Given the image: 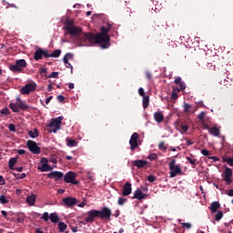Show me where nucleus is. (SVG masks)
I'll use <instances>...</instances> for the list:
<instances>
[{"label": "nucleus", "mask_w": 233, "mask_h": 233, "mask_svg": "<svg viewBox=\"0 0 233 233\" xmlns=\"http://www.w3.org/2000/svg\"><path fill=\"white\" fill-rule=\"evenodd\" d=\"M110 28L112 25L106 24V26H102L100 33H84L80 36V41L82 43H90V45H101V48H108L110 46Z\"/></svg>", "instance_id": "f257e3e1"}, {"label": "nucleus", "mask_w": 233, "mask_h": 233, "mask_svg": "<svg viewBox=\"0 0 233 233\" xmlns=\"http://www.w3.org/2000/svg\"><path fill=\"white\" fill-rule=\"evenodd\" d=\"M64 30H66L69 35H72L73 37L79 35V34L83 32V28L74 25V22L70 20L66 21V26L64 27Z\"/></svg>", "instance_id": "f03ea898"}, {"label": "nucleus", "mask_w": 233, "mask_h": 233, "mask_svg": "<svg viewBox=\"0 0 233 233\" xmlns=\"http://www.w3.org/2000/svg\"><path fill=\"white\" fill-rule=\"evenodd\" d=\"M9 68L11 72H16L17 74H21V72H23V68H26V60H16L15 65H11Z\"/></svg>", "instance_id": "7ed1b4c3"}, {"label": "nucleus", "mask_w": 233, "mask_h": 233, "mask_svg": "<svg viewBox=\"0 0 233 233\" xmlns=\"http://www.w3.org/2000/svg\"><path fill=\"white\" fill-rule=\"evenodd\" d=\"M61 123H63V116L53 118L48 125L49 128H52L49 132L56 134L57 130H61Z\"/></svg>", "instance_id": "20e7f679"}, {"label": "nucleus", "mask_w": 233, "mask_h": 233, "mask_svg": "<svg viewBox=\"0 0 233 233\" xmlns=\"http://www.w3.org/2000/svg\"><path fill=\"white\" fill-rule=\"evenodd\" d=\"M77 177V174L74 171H68L64 176V181L65 183H71V185H79V180L76 179Z\"/></svg>", "instance_id": "39448f33"}, {"label": "nucleus", "mask_w": 233, "mask_h": 233, "mask_svg": "<svg viewBox=\"0 0 233 233\" xmlns=\"http://www.w3.org/2000/svg\"><path fill=\"white\" fill-rule=\"evenodd\" d=\"M169 170H170V177H176V176H177V174H181V167H179V166L176 165V159H172L169 162Z\"/></svg>", "instance_id": "423d86ee"}, {"label": "nucleus", "mask_w": 233, "mask_h": 233, "mask_svg": "<svg viewBox=\"0 0 233 233\" xmlns=\"http://www.w3.org/2000/svg\"><path fill=\"white\" fill-rule=\"evenodd\" d=\"M35 88H37L35 82L28 83L21 88L20 93L23 96H28L30 92H35Z\"/></svg>", "instance_id": "0eeeda50"}, {"label": "nucleus", "mask_w": 233, "mask_h": 233, "mask_svg": "<svg viewBox=\"0 0 233 233\" xmlns=\"http://www.w3.org/2000/svg\"><path fill=\"white\" fill-rule=\"evenodd\" d=\"M96 218H99V210L91 209L86 213L85 221H86V223H94Z\"/></svg>", "instance_id": "6e6552de"}, {"label": "nucleus", "mask_w": 233, "mask_h": 233, "mask_svg": "<svg viewBox=\"0 0 233 233\" xmlns=\"http://www.w3.org/2000/svg\"><path fill=\"white\" fill-rule=\"evenodd\" d=\"M26 147L32 154H41V147L37 146V142L34 140H27Z\"/></svg>", "instance_id": "1a4fd4ad"}, {"label": "nucleus", "mask_w": 233, "mask_h": 233, "mask_svg": "<svg viewBox=\"0 0 233 233\" xmlns=\"http://www.w3.org/2000/svg\"><path fill=\"white\" fill-rule=\"evenodd\" d=\"M111 216L112 210L110 209V208L104 207L101 210H99L98 218H100V219H107L108 221H110Z\"/></svg>", "instance_id": "9d476101"}, {"label": "nucleus", "mask_w": 233, "mask_h": 233, "mask_svg": "<svg viewBox=\"0 0 233 233\" xmlns=\"http://www.w3.org/2000/svg\"><path fill=\"white\" fill-rule=\"evenodd\" d=\"M138 139L139 134L137 132L133 133L129 139L130 150L134 151L139 147V144L137 143Z\"/></svg>", "instance_id": "9b49d317"}, {"label": "nucleus", "mask_w": 233, "mask_h": 233, "mask_svg": "<svg viewBox=\"0 0 233 233\" xmlns=\"http://www.w3.org/2000/svg\"><path fill=\"white\" fill-rule=\"evenodd\" d=\"M43 57L48 59V50L37 48L34 55L35 61H40V59H43Z\"/></svg>", "instance_id": "f8f14e48"}, {"label": "nucleus", "mask_w": 233, "mask_h": 233, "mask_svg": "<svg viewBox=\"0 0 233 233\" xmlns=\"http://www.w3.org/2000/svg\"><path fill=\"white\" fill-rule=\"evenodd\" d=\"M64 176L65 175L61 171H52L47 174L48 179H55V181H61Z\"/></svg>", "instance_id": "ddd939ff"}, {"label": "nucleus", "mask_w": 233, "mask_h": 233, "mask_svg": "<svg viewBox=\"0 0 233 233\" xmlns=\"http://www.w3.org/2000/svg\"><path fill=\"white\" fill-rule=\"evenodd\" d=\"M224 181L227 185L232 184V169L230 167H226L224 171Z\"/></svg>", "instance_id": "4468645a"}, {"label": "nucleus", "mask_w": 233, "mask_h": 233, "mask_svg": "<svg viewBox=\"0 0 233 233\" xmlns=\"http://www.w3.org/2000/svg\"><path fill=\"white\" fill-rule=\"evenodd\" d=\"M62 201L66 207H74L75 205H77V198L72 197H66L63 198Z\"/></svg>", "instance_id": "2eb2a0df"}, {"label": "nucleus", "mask_w": 233, "mask_h": 233, "mask_svg": "<svg viewBox=\"0 0 233 233\" xmlns=\"http://www.w3.org/2000/svg\"><path fill=\"white\" fill-rule=\"evenodd\" d=\"M122 194L123 196H130L132 194V184L130 182H127L124 185Z\"/></svg>", "instance_id": "dca6fc26"}, {"label": "nucleus", "mask_w": 233, "mask_h": 233, "mask_svg": "<svg viewBox=\"0 0 233 233\" xmlns=\"http://www.w3.org/2000/svg\"><path fill=\"white\" fill-rule=\"evenodd\" d=\"M145 198H147V196L143 194V191L141 189L137 188L134 193L133 199H138L139 201H141V199H145Z\"/></svg>", "instance_id": "f3484780"}, {"label": "nucleus", "mask_w": 233, "mask_h": 233, "mask_svg": "<svg viewBox=\"0 0 233 233\" xmlns=\"http://www.w3.org/2000/svg\"><path fill=\"white\" fill-rule=\"evenodd\" d=\"M133 165L137 167V168H143V167H146V165H148V161L147 160H135L133 162Z\"/></svg>", "instance_id": "a211bd4d"}, {"label": "nucleus", "mask_w": 233, "mask_h": 233, "mask_svg": "<svg viewBox=\"0 0 233 233\" xmlns=\"http://www.w3.org/2000/svg\"><path fill=\"white\" fill-rule=\"evenodd\" d=\"M35 199H37V196L32 194L26 198V203L30 205V207H34V205H35Z\"/></svg>", "instance_id": "6ab92c4d"}, {"label": "nucleus", "mask_w": 233, "mask_h": 233, "mask_svg": "<svg viewBox=\"0 0 233 233\" xmlns=\"http://www.w3.org/2000/svg\"><path fill=\"white\" fill-rule=\"evenodd\" d=\"M154 118L157 123H163V121L165 120V116H163V113L161 112H156L154 114Z\"/></svg>", "instance_id": "aec40b11"}, {"label": "nucleus", "mask_w": 233, "mask_h": 233, "mask_svg": "<svg viewBox=\"0 0 233 233\" xmlns=\"http://www.w3.org/2000/svg\"><path fill=\"white\" fill-rule=\"evenodd\" d=\"M17 101L20 110H28L30 108V106L26 105V103H25V101L21 100L20 98H17Z\"/></svg>", "instance_id": "412c9836"}, {"label": "nucleus", "mask_w": 233, "mask_h": 233, "mask_svg": "<svg viewBox=\"0 0 233 233\" xmlns=\"http://www.w3.org/2000/svg\"><path fill=\"white\" fill-rule=\"evenodd\" d=\"M209 134L211 136H214L215 137H219V128H218V127H212L210 129H209Z\"/></svg>", "instance_id": "4be33fe9"}, {"label": "nucleus", "mask_w": 233, "mask_h": 233, "mask_svg": "<svg viewBox=\"0 0 233 233\" xmlns=\"http://www.w3.org/2000/svg\"><path fill=\"white\" fill-rule=\"evenodd\" d=\"M221 207V205L219 204V202L218 201H215V202H212L211 205H210V210L211 212H218V209Z\"/></svg>", "instance_id": "5701e85b"}, {"label": "nucleus", "mask_w": 233, "mask_h": 233, "mask_svg": "<svg viewBox=\"0 0 233 233\" xmlns=\"http://www.w3.org/2000/svg\"><path fill=\"white\" fill-rule=\"evenodd\" d=\"M15 163H17V157L10 158V160L8 162V167H9L10 170H15Z\"/></svg>", "instance_id": "b1692460"}, {"label": "nucleus", "mask_w": 233, "mask_h": 233, "mask_svg": "<svg viewBox=\"0 0 233 233\" xmlns=\"http://www.w3.org/2000/svg\"><path fill=\"white\" fill-rule=\"evenodd\" d=\"M49 219H51L52 223H59V215H57V213H51Z\"/></svg>", "instance_id": "393cba45"}, {"label": "nucleus", "mask_w": 233, "mask_h": 233, "mask_svg": "<svg viewBox=\"0 0 233 233\" xmlns=\"http://www.w3.org/2000/svg\"><path fill=\"white\" fill-rule=\"evenodd\" d=\"M149 103H150V96H144L142 99L143 108H148Z\"/></svg>", "instance_id": "a878e982"}, {"label": "nucleus", "mask_w": 233, "mask_h": 233, "mask_svg": "<svg viewBox=\"0 0 233 233\" xmlns=\"http://www.w3.org/2000/svg\"><path fill=\"white\" fill-rule=\"evenodd\" d=\"M38 170L41 172H46L48 170H52V167L48 164H42L41 167H38Z\"/></svg>", "instance_id": "bb28decb"}, {"label": "nucleus", "mask_w": 233, "mask_h": 233, "mask_svg": "<svg viewBox=\"0 0 233 233\" xmlns=\"http://www.w3.org/2000/svg\"><path fill=\"white\" fill-rule=\"evenodd\" d=\"M222 161L224 163H228L229 167H233V158L230 157H222Z\"/></svg>", "instance_id": "cd10ccee"}, {"label": "nucleus", "mask_w": 233, "mask_h": 233, "mask_svg": "<svg viewBox=\"0 0 233 233\" xmlns=\"http://www.w3.org/2000/svg\"><path fill=\"white\" fill-rule=\"evenodd\" d=\"M61 56V49H56L53 53H48V57H59Z\"/></svg>", "instance_id": "c85d7f7f"}, {"label": "nucleus", "mask_w": 233, "mask_h": 233, "mask_svg": "<svg viewBox=\"0 0 233 233\" xmlns=\"http://www.w3.org/2000/svg\"><path fill=\"white\" fill-rule=\"evenodd\" d=\"M9 106H10L11 110H13V112H15V113L20 112L19 104L11 103L9 105Z\"/></svg>", "instance_id": "c756f323"}, {"label": "nucleus", "mask_w": 233, "mask_h": 233, "mask_svg": "<svg viewBox=\"0 0 233 233\" xmlns=\"http://www.w3.org/2000/svg\"><path fill=\"white\" fill-rule=\"evenodd\" d=\"M28 136H30L33 139H35V137H39V131L37 129H35L34 131H28Z\"/></svg>", "instance_id": "7c9ffc66"}, {"label": "nucleus", "mask_w": 233, "mask_h": 233, "mask_svg": "<svg viewBox=\"0 0 233 233\" xmlns=\"http://www.w3.org/2000/svg\"><path fill=\"white\" fill-rule=\"evenodd\" d=\"M68 226H66V224L65 222H59L58 223V229L59 232H65Z\"/></svg>", "instance_id": "2f4dec72"}, {"label": "nucleus", "mask_w": 233, "mask_h": 233, "mask_svg": "<svg viewBox=\"0 0 233 233\" xmlns=\"http://www.w3.org/2000/svg\"><path fill=\"white\" fill-rule=\"evenodd\" d=\"M66 145H67V147H77V142L76 140H74V139L66 138Z\"/></svg>", "instance_id": "473e14b6"}, {"label": "nucleus", "mask_w": 233, "mask_h": 233, "mask_svg": "<svg viewBox=\"0 0 233 233\" xmlns=\"http://www.w3.org/2000/svg\"><path fill=\"white\" fill-rule=\"evenodd\" d=\"M69 59H74V54L66 53L63 58L64 63H67Z\"/></svg>", "instance_id": "72a5a7b5"}, {"label": "nucleus", "mask_w": 233, "mask_h": 233, "mask_svg": "<svg viewBox=\"0 0 233 233\" xmlns=\"http://www.w3.org/2000/svg\"><path fill=\"white\" fill-rule=\"evenodd\" d=\"M180 132L181 134H187V132H188V127L187 125L181 124Z\"/></svg>", "instance_id": "f704fd0d"}, {"label": "nucleus", "mask_w": 233, "mask_h": 233, "mask_svg": "<svg viewBox=\"0 0 233 233\" xmlns=\"http://www.w3.org/2000/svg\"><path fill=\"white\" fill-rule=\"evenodd\" d=\"M0 203H2V205H6V203H8V198H6V196H0Z\"/></svg>", "instance_id": "c9c22d12"}, {"label": "nucleus", "mask_w": 233, "mask_h": 233, "mask_svg": "<svg viewBox=\"0 0 233 233\" xmlns=\"http://www.w3.org/2000/svg\"><path fill=\"white\" fill-rule=\"evenodd\" d=\"M222 218H223V211H218L217 214L215 215V219L217 221H220Z\"/></svg>", "instance_id": "e433bc0d"}, {"label": "nucleus", "mask_w": 233, "mask_h": 233, "mask_svg": "<svg viewBox=\"0 0 233 233\" xmlns=\"http://www.w3.org/2000/svg\"><path fill=\"white\" fill-rule=\"evenodd\" d=\"M183 108H184L185 114H188V112H190V104H187V102H185Z\"/></svg>", "instance_id": "4c0bfd02"}, {"label": "nucleus", "mask_w": 233, "mask_h": 233, "mask_svg": "<svg viewBox=\"0 0 233 233\" xmlns=\"http://www.w3.org/2000/svg\"><path fill=\"white\" fill-rule=\"evenodd\" d=\"M0 114L4 116H10V109H8V107H5L0 111Z\"/></svg>", "instance_id": "58836bf2"}, {"label": "nucleus", "mask_w": 233, "mask_h": 233, "mask_svg": "<svg viewBox=\"0 0 233 233\" xmlns=\"http://www.w3.org/2000/svg\"><path fill=\"white\" fill-rule=\"evenodd\" d=\"M147 159H149V161H154L156 159H157V154L156 153H152L147 157Z\"/></svg>", "instance_id": "ea45409f"}, {"label": "nucleus", "mask_w": 233, "mask_h": 233, "mask_svg": "<svg viewBox=\"0 0 233 233\" xmlns=\"http://www.w3.org/2000/svg\"><path fill=\"white\" fill-rule=\"evenodd\" d=\"M156 179H157V177L154 176V175H149L147 176V181L149 183H154V181H156Z\"/></svg>", "instance_id": "a19ab883"}, {"label": "nucleus", "mask_w": 233, "mask_h": 233, "mask_svg": "<svg viewBox=\"0 0 233 233\" xmlns=\"http://www.w3.org/2000/svg\"><path fill=\"white\" fill-rule=\"evenodd\" d=\"M127 199L125 198H118V205H120V207H123V205H125V203H127Z\"/></svg>", "instance_id": "79ce46f5"}, {"label": "nucleus", "mask_w": 233, "mask_h": 233, "mask_svg": "<svg viewBox=\"0 0 233 233\" xmlns=\"http://www.w3.org/2000/svg\"><path fill=\"white\" fill-rule=\"evenodd\" d=\"M48 78H55L56 79L57 77H59V73L57 72H52L49 76H47Z\"/></svg>", "instance_id": "37998d69"}, {"label": "nucleus", "mask_w": 233, "mask_h": 233, "mask_svg": "<svg viewBox=\"0 0 233 233\" xmlns=\"http://www.w3.org/2000/svg\"><path fill=\"white\" fill-rule=\"evenodd\" d=\"M158 148L159 150H164V151L167 150V146H165V142L163 141L159 142Z\"/></svg>", "instance_id": "c03bdc74"}, {"label": "nucleus", "mask_w": 233, "mask_h": 233, "mask_svg": "<svg viewBox=\"0 0 233 233\" xmlns=\"http://www.w3.org/2000/svg\"><path fill=\"white\" fill-rule=\"evenodd\" d=\"M50 215H48V212H45L41 217V219H44V221H48Z\"/></svg>", "instance_id": "a18cd8bd"}, {"label": "nucleus", "mask_w": 233, "mask_h": 233, "mask_svg": "<svg viewBox=\"0 0 233 233\" xmlns=\"http://www.w3.org/2000/svg\"><path fill=\"white\" fill-rule=\"evenodd\" d=\"M198 119L200 121V123H203L205 121V111H202L199 115H198Z\"/></svg>", "instance_id": "49530a36"}, {"label": "nucleus", "mask_w": 233, "mask_h": 233, "mask_svg": "<svg viewBox=\"0 0 233 233\" xmlns=\"http://www.w3.org/2000/svg\"><path fill=\"white\" fill-rule=\"evenodd\" d=\"M13 174H14L15 179H25V177H26V173H22L20 175V177H17V175H15V173H13Z\"/></svg>", "instance_id": "de8ad7c7"}, {"label": "nucleus", "mask_w": 233, "mask_h": 233, "mask_svg": "<svg viewBox=\"0 0 233 233\" xmlns=\"http://www.w3.org/2000/svg\"><path fill=\"white\" fill-rule=\"evenodd\" d=\"M179 89L178 92H181V90H185L187 88V86L185 85V82H182L181 84H178Z\"/></svg>", "instance_id": "09e8293b"}, {"label": "nucleus", "mask_w": 233, "mask_h": 233, "mask_svg": "<svg viewBox=\"0 0 233 233\" xmlns=\"http://www.w3.org/2000/svg\"><path fill=\"white\" fill-rule=\"evenodd\" d=\"M56 99L59 103H65V96H63L62 95L57 96Z\"/></svg>", "instance_id": "8fccbe9b"}, {"label": "nucleus", "mask_w": 233, "mask_h": 233, "mask_svg": "<svg viewBox=\"0 0 233 233\" xmlns=\"http://www.w3.org/2000/svg\"><path fill=\"white\" fill-rule=\"evenodd\" d=\"M181 225H182V227H184V228H187V229L192 228L191 223H182Z\"/></svg>", "instance_id": "3c124183"}, {"label": "nucleus", "mask_w": 233, "mask_h": 233, "mask_svg": "<svg viewBox=\"0 0 233 233\" xmlns=\"http://www.w3.org/2000/svg\"><path fill=\"white\" fill-rule=\"evenodd\" d=\"M8 128H9L10 132H15V125L9 124Z\"/></svg>", "instance_id": "603ef678"}, {"label": "nucleus", "mask_w": 233, "mask_h": 233, "mask_svg": "<svg viewBox=\"0 0 233 233\" xmlns=\"http://www.w3.org/2000/svg\"><path fill=\"white\" fill-rule=\"evenodd\" d=\"M138 94H139V96H141V97H145V89H143V87H140L139 89H138Z\"/></svg>", "instance_id": "864d4df0"}, {"label": "nucleus", "mask_w": 233, "mask_h": 233, "mask_svg": "<svg viewBox=\"0 0 233 233\" xmlns=\"http://www.w3.org/2000/svg\"><path fill=\"white\" fill-rule=\"evenodd\" d=\"M201 154L204 155V156H210V151L209 150H207V149H202L201 150Z\"/></svg>", "instance_id": "5fc2aeb1"}, {"label": "nucleus", "mask_w": 233, "mask_h": 233, "mask_svg": "<svg viewBox=\"0 0 233 233\" xmlns=\"http://www.w3.org/2000/svg\"><path fill=\"white\" fill-rule=\"evenodd\" d=\"M187 159L190 163V165H196V159H192L191 157H187Z\"/></svg>", "instance_id": "6e6d98bb"}, {"label": "nucleus", "mask_w": 233, "mask_h": 233, "mask_svg": "<svg viewBox=\"0 0 233 233\" xmlns=\"http://www.w3.org/2000/svg\"><path fill=\"white\" fill-rule=\"evenodd\" d=\"M177 97H178L177 93H176V91H173L171 94V99L176 100V99H177Z\"/></svg>", "instance_id": "4d7b16f0"}, {"label": "nucleus", "mask_w": 233, "mask_h": 233, "mask_svg": "<svg viewBox=\"0 0 233 233\" xmlns=\"http://www.w3.org/2000/svg\"><path fill=\"white\" fill-rule=\"evenodd\" d=\"M40 162L42 163V165H48V159L42 157L40 159Z\"/></svg>", "instance_id": "13d9d810"}, {"label": "nucleus", "mask_w": 233, "mask_h": 233, "mask_svg": "<svg viewBox=\"0 0 233 233\" xmlns=\"http://www.w3.org/2000/svg\"><path fill=\"white\" fill-rule=\"evenodd\" d=\"M183 82V80H181V77H177L176 79H175V81H174V83L176 84V85H179V84H181Z\"/></svg>", "instance_id": "bf43d9fd"}, {"label": "nucleus", "mask_w": 233, "mask_h": 233, "mask_svg": "<svg viewBox=\"0 0 233 233\" xmlns=\"http://www.w3.org/2000/svg\"><path fill=\"white\" fill-rule=\"evenodd\" d=\"M17 154H19V156H23V155L26 154V151L25 149H18Z\"/></svg>", "instance_id": "052dcab7"}, {"label": "nucleus", "mask_w": 233, "mask_h": 233, "mask_svg": "<svg viewBox=\"0 0 233 233\" xmlns=\"http://www.w3.org/2000/svg\"><path fill=\"white\" fill-rule=\"evenodd\" d=\"M186 145H187V147H190V145H194V142H193L192 140L187 138V139H186Z\"/></svg>", "instance_id": "680f3d73"}, {"label": "nucleus", "mask_w": 233, "mask_h": 233, "mask_svg": "<svg viewBox=\"0 0 233 233\" xmlns=\"http://www.w3.org/2000/svg\"><path fill=\"white\" fill-rule=\"evenodd\" d=\"M5 177L3 176L0 175V185H5Z\"/></svg>", "instance_id": "e2e57ef3"}, {"label": "nucleus", "mask_w": 233, "mask_h": 233, "mask_svg": "<svg viewBox=\"0 0 233 233\" xmlns=\"http://www.w3.org/2000/svg\"><path fill=\"white\" fill-rule=\"evenodd\" d=\"M50 162L53 163L54 165H57V158L52 157L50 158Z\"/></svg>", "instance_id": "0e129e2a"}, {"label": "nucleus", "mask_w": 233, "mask_h": 233, "mask_svg": "<svg viewBox=\"0 0 233 233\" xmlns=\"http://www.w3.org/2000/svg\"><path fill=\"white\" fill-rule=\"evenodd\" d=\"M54 98V96H50L46 99V105H48V103H50V101H52V99Z\"/></svg>", "instance_id": "69168bd1"}, {"label": "nucleus", "mask_w": 233, "mask_h": 233, "mask_svg": "<svg viewBox=\"0 0 233 233\" xmlns=\"http://www.w3.org/2000/svg\"><path fill=\"white\" fill-rule=\"evenodd\" d=\"M47 70L45 67H41L40 74H46Z\"/></svg>", "instance_id": "338daca9"}, {"label": "nucleus", "mask_w": 233, "mask_h": 233, "mask_svg": "<svg viewBox=\"0 0 233 233\" xmlns=\"http://www.w3.org/2000/svg\"><path fill=\"white\" fill-rule=\"evenodd\" d=\"M228 196H229L230 198L233 197V189H229Z\"/></svg>", "instance_id": "774afa93"}]
</instances>
